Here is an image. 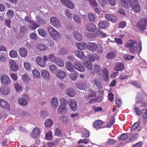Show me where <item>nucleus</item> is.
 <instances>
[{
  "instance_id": "obj_7",
  "label": "nucleus",
  "mask_w": 147,
  "mask_h": 147,
  "mask_svg": "<svg viewBox=\"0 0 147 147\" xmlns=\"http://www.w3.org/2000/svg\"><path fill=\"white\" fill-rule=\"evenodd\" d=\"M50 21L51 24L54 27L56 28L60 27L61 26V24L59 20L57 18L53 17L51 18Z\"/></svg>"
},
{
  "instance_id": "obj_31",
  "label": "nucleus",
  "mask_w": 147,
  "mask_h": 147,
  "mask_svg": "<svg viewBox=\"0 0 147 147\" xmlns=\"http://www.w3.org/2000/svg\"><path fill=\"white\" fill-rule=\"evenodd\" d=\"M20 55L22 57H25L27 55V52L26 50L24 48H20L19 50Z\"/></svg>"
},
{
  "instance_id": "obj_45",
  "label": "nucleus",
  "mask_w": 147,
  "mask_h": 147,
  "mask_svg": "<svg viewBox=\"0 0 147 147\" xmlns=\"http://www.w3.org/2000/svg\"><path fill=\"white\" fill-rule=\"evenodd\" d=\"M86 36L89 38H94L97 36L96 31L95 32H92L88 33L87 34Z\"/></svg>"
},
{
  "instance_id": "obj_6",
  "label": "nucleus",
  "mask_w": 147,
  "mask_h": 147,
  "mask_svg": "<svg viewBox=\"0 0 147 147\" xmlns=\"http://www.w3.org/2000/svg\"><path fill=\"white\" fill-rule=\"evenodd\" d=\"M130 5L135 13H139L140 11L141 7L137 0H132Z\"/></svg>"
},
{
  "instance_id": "obj_21",
  "label": "nucleus",
  "mask_w": 147,
  "mask_h": 147,
  "mask_svg": "<svg viewBox=\"0 0 147 147\" xmlns=\"http://www.w3.org/2000/svg\"><path fill=\"white\" fill-rule=\"evenodd\" d=\"M10 91V89L7 86H3L1 87L0 92L3 94L7 95L9 94Z\"/></svg>"
},
{
  "instance_id": "obj_61",
  "label": "nucleus",
  "mask_w": 147,
  "mask_h": 147,
  "mask_svg": "<svg viewBox=\"0 0 147 147\" xmlns=\"http://www.w3.org/2000/svg\"><path fill=\"white\" fill-rule=\"evenodd\" d=\"M127 136L126 134H123L121 135L119 139L120 140H127Z\"/></svg>"
},
{
  "instance_id": "obj_24",
  "label": "nucleus",
  "mask_w": 147,
  "mask_h": 147,
  "mask_svg": "<svg viewBox=\"0 0 147 147\" xmlns=\"http://www.w3.org/2000/svg\"><path fill=\"white\" fill-rule=\"evenodd\" d=\"M105 17L107 19L113 23H115L117 21L116 17L113 15L107 14L105 15Z\"/></svg>"
},
{
  "instance_id": "obj_40",
  "label": "nucleus",
  "mask_w": 147,
  "mask_h": 147,
  "mask_svg": "<svg viewBox=\"0 0 147 147\" xmlns=\"http://www.w3.org/2000/svg\"><path fill=\"white\" fill-rule=\"evenodd\" d=\"M39 133V129H33V131L30 133V135L32 137L34 138L38 136Z\"/></svg>"
},
{
  "instance_id": "obj_43",
  "label": "nucleus",
  "mask_w": 147,
  "mask_h": 147,
  "mask_svg": "<svg viewBox=\"0 0 147 147\" xmlns=\"http://www.w3.org/2000/svg\"><path fill=\"white\" fill-rule=\"evenodd\" d=\"M32 73L34 77L36 78H39L40 74L39 72L36 69H34L32 71Z\"/></svg>"
},
{
  "instance_id": "obj_35",
  "label": "nucleus",
  "mask_w": 147,
  "mask_h": 147,
  "mask_svg": "<svg viewBox=\"0 0 147 147\" xmlns=\"http://www.w3.org/2000/svg\"><path fill=\"white\" fill-rule=\"evenodd\" d=\"M106 56L107 58L108 59H114L116 56V53L115 52H111L108 53Z\"/></svg>"
},
{
  "instance_id": "obj_38",
  "label": "nucleus",
  "mask_w": 147,
  "mask_h": 147,
  "mask_svg": "<svg viewBox=\"0 0 147 147\" xmlns=\"http://www.w3.org/2000/svg\"><path fill=\"white\" fill-rule=\"evenodd\" d=\"M104 0H101L99 1V3L100 5L102 7L101 9L102 11L106 12L107 11V7L105 6V3L104 1Z\"/></svg>"
},
{
  "instance_id": "obj_34",
  "label": "nucleus",
  "mask_w": 147,
  "mask_h": 147,
  "mask_svg": "<svg viewBox=\"0 0 147 147\" xmlns=\"http://www.w3.org/2000/svg\"><path fill=\"white\" fill-rule=\"evenodd\" d=\"M77 87L80 89L85 90L86 89L87 86L86 83L80 82L77 85Z\"/></svg>"
},
{
  "instance_id": "obj_1",
  "label": "nucleus",
  "mask_w": 147,
  "mask_h": 147,
  "mask_svg": "<svg viewBox=\"0 0 147 147\" xmlns=\"http://www.w3.org/2000/svg\"><path fill=\"white\" fill-rule=\"evenodd\" d=\"M137 42L133 40H128L127 43L125 45V47L126 48H129V52L132 54H135L138 52L139 53L142 51V43L140 42L139 45H140L139 47H138L134 45L136 44Z\"/></svg>"
},
{
  "instance_id": "obj_36",
  "label": "nucleus",
  "mask_w": 147,
  "mask_h": 147,
  "mask_svg": "<svg viewBox=\"0 0 147 147\" xmlns=\"http://www.w3.org/2000/svg\"><path fill=\"white\" fill-rule=\"evenodd\" d=\"M30 24L29 27L33 29H35L39 27V24L33 20H32Z\"/></svg>"
},
{
  "instance_id": "obj_5",
  "label": "nucleus",
  "mask_w": 147,
  "mask_h": 147,
  "mask_svg": "<svg viewBox=\"0 0 147 147\" xmlns=\"http://www.w3.org/2000/svg\"><path fill=\"white\" fill-rule=\"evenodd\" d=\"M147 98V94L143 91H140L137 93L136 97V104L140 103L144 100L145 98Z\"/></svg>"
},
{
  "instance_id": "obj_51",
  "label": "nucleus",
  "mask_w": 147,
  "mask_h": 147,
  "mask_svg": "<svg viewBox=\"0 0 147 147\" xmlns=\"http://www.w3.org/2000/svg\"><path fill=\"white\" fill-rule=\"evenodd\" d=\"M22 79L24 82L25 83H28L29 82L30 79L28 76L26 74H24L22 76Z\"/></svg>"
},
{
  "instance_id": "obj_63",
  "label": "nucleus",
  "mask_w": 147,
  "mask_h": 147,
  "mask_svg": "<svg viewBox=\"0 0 147 147\" xmlns=\"http://www.w3.org/2000/svg\"><path fill=\"white\" fill-rule=\"evenodd\" d=\"M134 111L137 114V116H140L141 115V110L139 109L138 107H135L134 108Z\"/></svg>"
},
{
  "instance_id": "obj_9",
  "label": "nucleus",
  "mask_w": 147,
  "mask_h": 147,
  "mask_svg": "<svg viewBox=\"0 0 147 147\" xmlns=\"http://www.w3.org/2000/svg\"><path fill=\"white\" fill-rule=\"evenodd\" d=\"M139 30L143 31L146 29V26L145 22V19H140L136 25Z\"/></svg>"
},
{
  "instance_id": "obj_11",
  "label": "nucleus",
  "mask_w": 147,
  "mask_h": 147,
  "mask_svg": "<svg viewBox=\"0 0 147 147\" xmlns=\"http://www.w3.org/2000/svg\"><path fill=\"white\" fill-rule=\"evenodd\" d=\"M74 66L76 69L82 72L85 71L84 67L83 65L80 62H76L74 64Z\"/></svg>"
},
{
  "instance_id": "obj_18",
  "label": "nucleus",
  "mask_w": 147,
  "mask_h": 147,
  "mask_svg": "<svg viewBox=\"0 0 147 147\" xmlns=\"http://www.w3.org/2000/svg\"><path fill=\"white\" fill-rule=\"evenodd\" d=\"M0 106L4 109H9L10 107L8 103L3 99H0Z\"/></svg>"
},
{
  "instance_id": "obj_29",
  "label": "nucleus",
  "mask_w": 147,
  "mask_h": 147,
  "mask_svg": "<svg viewBox=\"0 0 147 147\" xmlns=\"http://www.w3.org/2000/svg\"><path fill=\"white\" fill-rule=\"evenodd\" d=\"M56 76L59 79H62L65 77L66 74L63 71H59L57 72Z\"/></svg>"
},
{
  "instance_id": "obj_58",
  "label": "nucleus",
  "mask_w": 147,
  "mask_h": 147,
  "mask_svg": "<svg viewBox=\"0 0 147 147\" xmlns=\"http://www.w3.org/2000/svg\"><path fill=\"white\" fill-rule=\"evenodd\" d=\"M83 136L85 137L88 138L90 136V132L87 129H84L82 133Z\"/></svg>"
},
{
  "instance_id": "obj_32",
  "label": "nucleus",
  "mask_w": 147,
  "mask_h": 147,
  "mask_svg": "<svg viewBox=\"0 0 147 147\" xmlns=\"http://www.w3.org/2000/svg\"><path fill=\"white\" fill-rule=\"evenodd\" d=\"M53 122L51 119H46L45 123V125L46 127L48 128L51 127L53 124Z\"/></svg>"
},
{
  "instance_id": "obj_23",
  "label": "nucleus",
  "mask_w": 147,
  "mask_h": 147,
  "mask_svg": "<svg viewBox=\"0 0 147 147\" xmlns=\"http://www.w3.org/2000/svg\"><path fill=\"white\" fill-rule=\"evenodd\" d=\"M51 107L54 109H56L58 105V101L56 97L53 98L51 101Z\"/></svg>"
},
{
  "instance_id": "obj_50",
  "label": "nucleus",
  "mask_w": 147,
  "mask_h": 147,
  "mask_svg": "<svg viewBox=\"0 0 147 147\" xmlns=\"http://www.w3.org/2000/svg\"><path fill=\"white\" fill-rule=\"evenodd\" d=\"M74 18L75 21L78 24H81V19L78 15H75L74 16Z\"/></svg>"
},
{
  "instance_id": "obj_33",
  "label": "nucleus",
  "mask_w": 147,
  "mask_h": 147,
  "mask_svg": "<svg viewBox=\"0 0 147 147\" xmlns=\"http://www.w3.org/2000/svg\"><path fill=\"white\" fill-rule=\"evenodd\" d=\"M41 75L45 79L48 80L50 79V75L49 72L47 70H43L41 71Z\"/></svg>"
},
{
  "instance_id": "obj_10",
  "label": "nucleus",
  "mask_w": 147,
  "mask_h": 147,
  "mask_svg": "<svg viewBox=\"0 0 147 147\" xmlns=\"http://www.w3.org/2000/svg\"><path fill=\"white\" fill-rule=\"evenodd\" d=\"M1 83L3 84H9L11 82L9 77L7 75H3L1 77Z\"/></svg>"
},
{
  "instance_id": "obj_30",
  "label": "nucleus",
  "mask_w": 147,
  "mask_h": 147,
  "mask_svg": "<svg viewBox=\"0 0 147 147\" xmlns=\"http://www.w3.org/2000/svg\"><path fill=\"white\" fill-rule=\"evenodd\" d=\"M66 94L70 97H73L75 95L74 90L72 88H67L66 90Z\"/></svg>"
},
{
  "instance_id": "obj_12",
  "label": "nucleus",
  "mask_w": 147,
  "mask_h": 147,
  "mask_svg": "<svg viewBox=\"0 0 147 147\" xmlns=\"http://www.w3.org/2000/svg\"><path fill=\"white\" fill-rule=\"evenodd\" d=\"M104 122L100 120H95L93 123V126L96 129H101L102 128H105V127L102 126V125Z\"/></svg>"
},
{
  "instance_id": "obj_4",
  "label": "nucleus",
  "mask_w": 147,
  "mask_h": 147,
  "mask_svg": "<svg viewBox=\"0 0 147 147\" xmlns=\"http://www.w3.org/2000/svg\"><path fill=\"white\" fill-rule=\"evenodd\" d=\"M48 30L53 38L56 41L59 40L61 37V36L57 31L51 26L48 27Z\"/></svg>"
},
{
  "instance_id": "obj_47",
  "label": "nucleus",
  "mask_w": 147,
  "mask_h": 147,
  "mask_svg": "<svg viewBox=\"0 0 147 147\" xmlns=\"http://www.w3.org/2000/svg\"><path fill=\"white\" fill-rule=\"evenodd\" d=\"M128 83L137 88H140L141 87V85L137 81H131Z\"/></svg>"
},
{
  "instance_id": "obj_25",
  "label": "nucleus",
  "mask_w": 147,
  "mask_h": 147,
  "mask_svg": "<svg viewBox=\"0 0 147 147\" xmlns=\"http://www.w3.org/2000/svg\"><path fill=\"white\" fill-rule=\"evenodd\" d=\"M58 120L60 122L64 124H67L68 123L69 119L67 116L65 115H61L59 117Z\"/></svg>"
},
{
  "instance_id": "obj_59",
  "label": "nucleus",
  "mask_w": 147,
  "mask_h": 147,
  "mask_svg": "<svg viewBox=\"0 0 147 147\" xmlns=\"http://www.w3.org/2000/svg\"><path fill=\"white\" fill-rule=\"evenodd\" d=\"M90 92L89 93V95L90 97H94L96 95V91L93 90H91L90 89Z\"/></svg>"
},
{
  "instance_id": "obj_54",
  "label": "nucleus",
  "mask_w": 147,
  "mask_h": 147,
  "mask_svg": "<svg viewBox=\"0 0 147 147\" xmlns=\"http://www.w3.org/2000/svg\"><path fill=\"white\" fill-rule=\"evenodd\" d=\"M52 138V132L49 131L46 134V139L48 140H50Z\"/></svg>"
},
{
  "instance_id": "obj_22",
  "label": "nucleus",
  "mask_w": 147,
  "mask_h": 147,
  "mask_svg": "<svg viewBox=\"0 0 147 147\" xmlns=\"http://www.w3.org/2000/svg\"><path fill=\"white\" fill-rule=\"evenodd\" d=\"M74 53L75 56L81 59H84L86 58V57L84 55L83 51L76 50L75 51Z\"/></svg>"
},
{
  "instance_id": "obj_42",
  "label": "nucleus",
  "mask_w": 147,
  "mask_h": 147,
  "mask_svg": "<svg viewBox=\"0 0 147 147\" xmlns=\"http://www.w3.org/2000/svg\"><path fill=\"white\" fill-rule=\"evenodd\" d=\"M78 76V74L76 71H74L71 73L70 75V78L72 80H76Z\"/></svg>"
},
{
  "instance_id": "obj_37",
  "label": "nucleus",
  "mask_w": 147,
  "mask_h": 147,
  "mask_svg": "<svg viewBox=\"0 0 147 147\" xmlns=\"http://www.w3.org/2000/svg\"><path fill=\"white\" fill-rule=\"evenodd\" d=\"M66 66L67 69L70 71L73 72L74 71V67L72 63L68 61L66 63Z\"/></svg>"
},
{
  "instance_id": "obj_20",
  "label": "nucleus",
  "mask_w": 147,
  "mask_h": 147,
  "mask_svg": "<svg viewBox=\"0 0 147 147\" xmlns=\"http://www.w3.org/2000/svg\"><path fill=\"white\" fill-rule=\"evenodd\" d=\"M9 62L10 65V68L12 71H16L18 69V66L14 61L11 59L9 60Z\"/></svg>"
},
{
  "instance_id": "obj_52",
  "label": "nucleus",
  "mask_w": 147,
  "mask_h": 147,
  "mask_svg": "<svg viewBox=\"0 0 147 147\" xmlns=\"http://www.w3.org/2000/svg\"><path fill=\"white\" fill-rule=\"evenodd\" d=\"M9 55L12 58H16L17 57V53L15 50H12L10 51Z\"/></svg>"
},
{
  "instance_id": "obj_19",
  "label": "nucleus",
  "mask_w": 147,
  "mask_h": 147,
  "mask_svg": "<svg viewBox=\"0 0 147 147\" xmlns=\"http://www.w3.org/2000/svg\"><path fill=\"white\" fill-rule=\"evenodd\" d=\"M87 46V49L92 52L95 51L97 48V45L95 43L89 42Z\"/></svg>"
},
{
  "instance_id": "obj_17",
  "label": "nucleus",
  "mask_w": 147,
  "mask_h": 147,
  "mask_svg": "<svg viewBox=\"0 0 147 147\" xmlns=\"http://www.w3.org/2000/svg\"><path fill=\"white\" fill-rule=\"evenodd\" d=\"M68 104L72 110L76 111L77 108V104L76 101L74 100L70 99L68 101Z\"/></svg>"
},
{
  "instance_id": "obj_27",
  "label": "nucleus",
  "mask_w": 147,
  "mask_h": 147,
  "mask_svg": "<svg viewBox=\"0 0 147 147\" xmlns=\"http://www.w3.org/2000/svg\"><path fill=\"white\" fill-rule=\"evenodd\" d=\"M73 35L75 38L78 41H80L82 39V37L81 34L78 31L74 32Z\"/></svg>"
},
{
  "instance_id": "obj_49",
  "label": "nucleus",
  "mask_w": 147,
  "mask_h": 147,
  "mask_svg": "<svg viewBox=\"0 0 147 147\" xmlns=\"http://www.w3.org/2000/svg\"><path fill=\"white\" fill-rule=\"evenodd\" d=\"M88 17L89 20L91 22L95 21L96 18L94 15L92 13H89L88 16Z\"/></svg>"
},
{
  "instance_id": "obj_57",
  "label": "nucleus",
  "mask_w": 147,
  "mask_h": 147,
  "mask_svg": "<svg viewBox=\"0 0 147 147\" xmlns=\"http://www.w3.org/2000/svg\"><path fill=\"white\" fill-rule=\"evenodd\" d=\"M24 67L26 71H30L31 70V66L28 63L25 62L24 63Z\"/></svg>"
},
{
  "instance_id": "obj_46",
  "label": "nucleus",
  "mask_w": 147,
  "mask_h": 147,
  "mask_svg": "<svg viewBox=\"0 0 147 147\" xmlns=\"http://www.w3.org/2000/svg\"><path fill=\"white\" fill-rule=\"evenodd\" d=\"M48 59L51 62H55L57 59L53 54H50L48 56Z\"/></svg>"
},
{
  "instance_id": "obj_26",
  "label": "nucleus",
  "mask_w": 147,
  "mask_h": 147,
  "mask_svg": "<svg viewBox=\"0 0 147 147\" xmlns=\"http://www.w3.org/2000/svg\"><path fill=\"white\" fill-rule=\"evenodd\" d=\"M76 46L78 49L80 50H84L87 48V45L84 43H78L76 44Z\"/></svg>"
},
{
  "instance_id": "obj_41",
  "label": "nucleus",
  "mask_w": 147,
  "mask_h": 147,
  "mask_svg": "<svg viewBox=\"0 0 147 147\" xmlns=\"http://www.w3.org/2000/svg\"><path fill=\"white\" fill-rule=\"evenodd\" d=\"M37 48L38 50L41 51H46L47 48L46 46L43 44H38L37 45Z\"/></svg>"
},
{
  "instance_id": "obj_13",
  "label": "nucleus",
  "mask_w": 147,
  "mask_h": 147,
  "mask_svg": "<svg viewBox=\"0 0 147 147\" xmlns=\"http://www.w3.org/2000/svg\"><path fill=\"white\" fill-rule=\"evenodd\" d=\"M86 28L87 31L91 32H94L97 29L96 26L91 23H88L86 24Z\"/></svg>"
},
{
  "instance_id": "obj_16",
  "label": "nucleus",
  "mask_w": 147,
  "mask_h": 147,
  "mask_svg": "<svg viewBox=\"0 0 147 147\" xmlns=\"http://www.w3.org/2000/svg\"><path fill=\"white\" fill-rule=\"evenodd\" d=\"M36 61L38 65L41 67H45L46 63L42 57H38L36 59Z\"/></svg>"
},
{
  "instance_id": "obj_60",
  "label": "nucleus",
  "mask_w": 147,
  "mask_h": 147,
  "mask_svg": "<svg viewBox=\"0 0 147 147\" xmlns=\"http://www.w3.org/2000/svg\"><path fill=\"white\" fill-rule=\"evenodd\" d=\"M141 115L144 118H147V110L146 109H143L141 110Z\"/></svg>"
},
{
  "instance_id": "obj_48",
  "label": "nucleus",
  "mask_w": 147,
  "mask_h": 147,
  "mask_svg": "<svg viewBox=\"0 0 147 147\" xmlns=\"http://www.w3.org/2000/svg\"><path fill=\"white\" fill-rule=\"evenodd\" d=\"M38 31L39 34L42 37H45L47 35L46 32L42 29L39 28Z\"/></svg>"
},
{
  "instance_id": "obj_53",
  "label": "nucleus",
  "mask_w": 147,
  "mask_h": 147,
  "mask_svg": "<svg viewBox=\"0 0 147 147\" xmlns=\"http://www.w3.org/2000/svg\"><path fill=\"white\" fill-rule=\"evenodd\" d=\"M15 87L17 92H20L22 90V87L21 85L18 83L15 84Z\"/></svg>"
},
{
  "instance_id": "obj_14",
  "label": "nucleus",
  "mask_w": 147,
  "mask_h": 147,
  "mask_svg": "<svg viewBox=\"0 0 147 147\" xmlns=\"http://www.w3.org/2000/svg\"><path fill=\"white\" fill-rule=\"evenodd\" d=\"M124 64L122 62H117L115 65L114 70L117 71H121L125 69Z\"/></svg>"
},
{
  "instance_id": "obj_39",
  "label": "nucleus",
  "mask_w": 147,
  "mask_h": 147,
  "mask_svg": "<svg viewBox=\"0 0 147 147\" xmlns=\"http://www.w3.org/2000/svg\"><path fill=\"white\" fill-rule=\"evenodd\" d=\"M93 82L94 83V86H96L98 88H100L101 87V83L99 79L97 78L93 79Z\"/></svg>"
},
{
  "instance_id": "obj_56",
  "label": "nucleus",
  "mask_w": 147,
  "mask_h": 147,
  "mask_svg": "<svg viewBox=\"0 0 147 147\" xmlns=\"http://www.w3.org/2000/svg\"><path fill=\"white\" fill-rule=\"evenodd\" d=\"M59 53L61 55H64L67 54L68 52L64 48H61L59 51Z\"/></svg>"
},
{
  "instance_id": "obj_15",
  "label": "nucleus",
  "mask_w": 147,
  "mask_h": 147,
  "mask_svg": "<svg viewBox=\"0 0 147 147\" xmlns=\"http://www.w3.org/2000/svg\"><path fill=\"white\" fill-rule=\"evenodd\" d=\"M98 26L102 29H106L109 26V23L106 20H100L98 24Z\"/></svg>"
},
{
  "instance_id": "obj_2",
  "label": "nucleus",
  "mask_w": 147,
  "mask_h": 147,
  "mask_svg": "<svg viewBox=\"0 0 147 147\" xmlns=\"http://www.w3.org/2000/svg\"><path fill=\"white\" fill-rule=\"evenodd\" d=\"M94 74L96 73L97 75L100 78L103 79L105 81L107 82L109 80L108 71L106 68L102 69L98 65L94 66Z\"/></svg>"
},
{
  "instance_id": "obj_28",
  "label": "nucleus",
  "mask_w": 147,
  "mask_h": 147,
  "mask_svg": "<svg viewBox=\"0 0 147 147\" xmlns=\"http://www.w3.org/2000/svg\"><path fill=\"white\" fill-rule=\"evenodd\" d=\"M131 1L130 0H121V3L122 6L127 9L129 8Z\"/></svg>"
},
{
  "instance_id": "obj_55",
  "label": "nucleus",
  "mask_w": 147,
  "mask_h": 147,
  "mask_svg": "<svg viewBox=\"0 0 147 147\" xmlns=\"http://www.w3.org/2000/svg\"><path fill=\"white\" fill-rule=\"evenodd\" d=\"M55 62L56 63L57 65L59 67H63L64 66V62L62 60H61L60 59H58Z\"/></svg>"
},
{
  "instance_id": "obj_62",
  "label": "nucleus",
  "mask_w": 147,
  "mask_h": 147,
  "mask_svg": "<svg viewBox=\"0 0 147 147\" xmlns=\"http://www.w3.org/2000/svg\"><path fill=\"white\" fill-rule=\"evenodd\" d=\"M126 23L125 22L121 21L119 23L118 27L119 28H123L126 26Z\"/></svg>"
},
{
  "instance_id": "obj_64",
  "label": "nucleus",
  "mask_w": 147,
  "mask_h": 147,
  "mask_svg": "<svg viewBox=\"0 0 147 147\" xmlns=\"http://www.w3.org/2000/svg\"><path fill=\"white\" fill-rule=\"evenodd\" d=\"M65 13L67 17L69 19H71L73 18V15L70 13L68 10H66L65 11Z\"/></svg>"
},
{
  "instance_id": "obj_3",
  "label": "nucleus",
  "mask_w": 147,
  "mask_h": 147,
  "mask_svg": "<svg viewBox=\"0 0 147 147\" xmlns=\"http://www.w3.org/2000/svg\"><path fill=\"white\" fill-rule=\"evenodd\" d=\"M59 101L60 104L57 109V113L59 115L65 114L67 111L66 105L67 104V101L63 98H61Z\"/></svg>"
},
{
  "instance_id": "obj_8",
  "label": "nucleus",
  "mask_w": 147,
  "mask_h": 147,
  "mask_svg": "<svg viewBox=\"0 0 147 147\" xmlns=\"http://www.w3.org/2000/svg\"><path fill=\"white\" fill-rule=\"evenodd\" d=\"M29 99L28 96L24 94L23 96L20 98L18 100L19 104L22 106H25L28 104V100Z\"/></svg>"
},
{
  "instance_id": "obj_44",
  "label": "nucleus",
  "mask_w": 147,
  "mask_h": 147,
  "mask_svg": "<svg viewBox=\"0 0 147 147\" xmlns=\"http://www.w3.org/2000/svg\"><path fill=\"white\" fill-rule=\"evenodd\" d=\"M84 66L88 69L91 70L93 67L90 61H86L84 63Z\"/></svg>"
}]
</instances>
